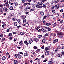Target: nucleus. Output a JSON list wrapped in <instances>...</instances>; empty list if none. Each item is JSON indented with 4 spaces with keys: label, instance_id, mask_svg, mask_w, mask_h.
Wrapping results in <instances>:
<instances>
[{
    "label": "nucleus",
    "instance_id": "1",
    "mask_svg": "<svg viewBox=\"0 0 64 64\" xmlns=\"http://www.w3.org/2000/svg\"><path fill=\"white\" fill-rule=\"evenodd\" d=\"M36 8H42V7H43V6H42V5H40L38 4L36 5Z\"/></svg>",
    "mask_w": 64,
    "mask_h": 64
},
{
    "label": "nucleus",
    "instance_id": "2",
    "mask_svg": "<svg viewBox=\"0 0 64 64\" xmlns=\"http://www.w3.org/2000/svg\"><path fill=\"white\" fill-rule=\"evenodd\" d=\"M4 10L5 12H7V10H8V8H6V7H4Z\"/></svg>",
    "mask_w": 64,
    "mask_h": 64
},
{
    "label": "nucleus",
    "instance_id": "3",
    "mask_svg": "<svg viewBox=\"0 0 64 64\" xmlns=\"http://www.w3.org/2000/svg\"><path fill=\"white\" fill-rule=\"evenodd\" d=\"M33 41L32 40V39L31 38L30 40L28 42L30 44H32V43H33Z\"/></svg>",
    "mask_w": 64,
    "mask_h": 64
},
{
    "label": "nucleus",
    "instance_id": "4",
    "mask_svg": "<svg viewBox=\"0 0 64 64\" xmlns=\"http://www.w3.org/2000/svg\"><path fill=\"white\" fill-rule=\"evenodd\" d=\"M45 54L46 56H48L49 55V52H46Z\"/></svg>",
    "mask_w": 64,
    "mask_h": 64
},
{
    "label": "nucleus",
    "instance_id": "5",
    "mask_svg": "<svg viewBox=\"0 0 64 64\" xmlns=\"http://www.w3.org/2000/svg\"><path fill=\"white\" fill-rule=\"evenodd\" d=\"M38 4L40 5H43V3L42 2H38Z\"/></svg>",
    "mask_w": 64,
    "mask_h": 64
},
{
    "label": "nucleus",
    "instance_id": "6",
    "mask_svg": "<svg viewBox=\"0 0 64 64\" xmlns=\"http://www.w3.org/2000/svg\"><path fill=\"white\" fill-rule=\"evenodd\" d=\"M58 35L59 36H62L63 35V34L62 32H59Z\"/></svg>",
    "mask_w": 64,
    "mask_h": 64
},
{
    "label": "nucleus",
    "instance_id": "7",
    "mask_svg": "<svg viewBox=\"0 0 64 64\" xmlns=\"http://www.w3.org/2000/svg\"><path fill=\"white\" fill-rule=\"evenodd\" d=\"M17 22L18 23L20 24H21V20H20V19H18Z\"/></svg>",
    "mask_w": 64,
    "mask_h": 64
},
{
    "label": "nucleus",
    "instance_id": "8",
    "mask_svg": "<svg viewBox=\"0 0 64 64\" xmlns=\"http://www.w3.org/2000/svg\"><path fill=\"white\" fill-rule=\"evenodd\" d=\"M18 63V61L17 60H15L14 61V64H17Z\"/></svg>",
    "mask_w": 64,
    "mask_h": 64
},
{
    "label": "nucleus",
    "instance_id": "9",
    "mask_svg": "<svg viewBox=\"0 0 64 64\" xmlns=\"http://www.w3.org/2000/svg\"><path fill=\"white\" fill-rule=\"evenodd\" d=\"M34 41H36V42H37L39 41V39L37 38H36L34 39Z\"/></svg>",
    "mask_w": 64,
    "mask_h": 64
},
{
    "label": "nucleus",
    "instance_id": "10",
    "mask_svg": "<svg viewBox=\"0 0 64 64\" xmlns=\"http://www.w3.org/2000/svg\"><path fill=\"white\" fill-rule=\"evenodd\" d=\"M21 18L22 19H24L26 18V16H21Z\"/></svg>",
    "mask_w": 64,
    "mask_h": 64
},
{
    "label": "nucleus",
    "instance_id": "11",
    "mask_svg": "<svg viewBox=\"0 0 64 64\" xmlns=\"http://www.w3.org/2000/svg\"><path fill=\"white\" fill-rule=\"evenodd\" d=\"M18 57L19 59H21L22 58V56L20 54H19Z\"/></svg>",
    "mask_w": 64,
    "mask_h": 64
},
{
    "label": "nucleus",
    "instance_id": "12",
    "mask_svg": "<svg viewBox=\"0 0 64 64\" xmlns=\"http://www.w3.org/2000/svg\"><path fill=\"white\" fill-rule=\"evenodd\" d=\"M29 55V54H28V53H26L24 54V55L25 56H28Z\"/></svg>",
    "mask_w": 64,
    "mask_h": 64
},
{
    "label": "nucleus",
    "instance_id": "13",
    "mask_svg": "<svg viewBox=\"0 0 64 64\" xmlns=\"http://www.w3.org/2000/svg\"><path fill=\"white\" fill-rule=\"evenodd\" d=\"M2 60H6V57L3 56L2 57Z\"/></svg>",
    "mask_w": 64,
    "mask_h": 64
},
{
    "label": "nucleus",
    "instance_id": "14",
    "mask_svg": "<svg viewBox=\"0 0 64 64\" xmlns=\"http://www.w3.org/2000/svg\"><path fill=\"white\" fill-rule=\"evenodd\" d=\"M20 34L22 35H23L25 34V32H22L20 33Z\"/></svg>",
    "mask_w": 64,
    "mask_h": 64
},
{
    "label": "nucleus",
    "instance_id": "15",
    "mask_svg": "<svg viewBox=\"0 0 64 64\" xmlns=\"http://www.w3.org/2000/svg\"><path fill=\"white\" fill-rule=\"evenodd\" d=\"M46 26H50V25H51V23H47L46 24Z\"/></svg>",
    "mask_w": 64,
    "mask_h": 64
},
{
    "label": "nucleus",
    "instance_id": "16",
    "mask_svg": "<svg viewBox=\"0 0 64 64\" xmlns=\"http://www.w3.org/2000/svg\"><path fill=\"white\" fill-rule=\"evenodd\" d=\"M11 18V16L9 15L7 16V18L8 19V20H10V18Z\"/></svg>",
    "mask_w": 64,
    "mask_h": 64
},
{
    "label": "nucleus",
    "instance_id": "17",
    "mask_svg": "<svg viewBox=\"0 0 64 64\" xmlns=\"http://www.w3.org/2000/svg\"><path fill=\"white\" fill-rule=\"evenodd\" d=\"M40 14L42 16H44V13L43 12H40Z\"/></svg>",
    "mask_w": 64,
    "mask_h": 64
},
{
    "label": "nucleus",
    "instance_id": "18",
    "mask_svg": "<svg viewBox=\"0 0 64 64\" xmlns=\"http://www.w3.org/2000/svg\"><path fill=\"white\" fill-rule=\"evenodd\" d=\"M18 24L17 22H15L14 23V25L15 26H17V25Z\"/></svg>",
    "mask_w": 64,
    "mask_h": 64
},
{
    "label": "nucleus",
    "instance_id": "19",
    "mask_svg": "<svg viewBox=\"0 0 64 64\" xmlns=\"http://www.w3.org/2000/svg\"><path fill=\"white\" fill-rule=\"evenodd\" d=\"M20 45H23V42H22V41H20Z\"/></svg>",
    "mask_w": 64,
    "mask_h": 64
},
{
    "label": "nucleus",
    "instance_id": "20",
    "mask_svg": "<svg viewBox=\"0 0 64 64\" xmlns=\"http://www.w3.org/2000/svg\"><path fill=\"white\" fill-rule=\"evenodd\" d=\"M0 12L1 13H3V9L2 8H0Z\"/></svg>",
    "mask_w": 64,
    "mask_h": 64
},
{
    "label": "nucleus",
    "instance_id": "21",
    "mask_svg": "<svg viewBox=\"0 0 64 64\" xmlns=\"http://www.w3.org/2000/svg\"><path fill=\"white\" fill-rule=\"evenodd\" d=\"M47 19V16H44L42 20H45V19Z\"/></svg>",
    "mask_w": 64,
    "mask_h": 64
},
{
    "label": "nucleus",
    "instance_id": "22",
    "mask_svg": "<svg viewBox=\"0 0 64 64\" xmlns=\"http://www.w3.org/2000/svg\"><path fill=\"white\" fill-rule=\"evenodd\" d=\"M49 48H45V51H48V50H49Z\"/></svg>",
    "mask_w": 64,
    "mask_h": 64
},
{
    "label": "nucleus",
    "instance_id": "23",
    "mask_svg": "<svg viewBox=\"0 0 64 64\" xmlns=\"http://www.w3.org/2000/svg\"><path fill=\"white\" fill-rule=\"evenodd\" d=\"M5 26H6V24H3L2 26V27L3 28H5Z\"/></svg>",
    "mask_w": 64,
    "mask_h": 64
},
{
    "label": "nucleus",
    "instance_id": "24",
    "mask_svg": "<svg viewBox=\"0 0 64 64\" xmlns=\"http://www.w3.org/2000/svg\"><path fill=\"white\" fill-rule=\"evenodd\" d=\"M59 7H60V6H57L56 8V10H57V9H59Z\"/></svg>",
    "mask_w": 64,
    "mask_h": 64
},
{
    "label": "nucleus",
    "instance_id": "25",
    "mask_svg": "<svg viewBox=\"0 0 64 64\" xmlns=\"http://www.w3.org/2000/svg\"><path fill=\"white\" fill-rule=\"evenodd\" d=\"M25 1L26 2L27 1L28 3H30L31 0H26Z\"/></svg>",
    "mask_w": 64,
    "mask_h": 64
},
{
    "label": "nucleus",
    "instance_id": "26",
    "mask_svg": "<svg viewBox=\"0 0 64 64\" xmlns=\"http://www.w3.org/2000/svg\"><path fill=\"white\" fill-rule=\"evenodd\" d=\"M37 48H38V47H37L36 46H34V47L33 48L34 49H35V50H36V49H37Z\"/></svg>",
    "mask_w": 64,
    "mask_h": 64
},
{
    "label": "nucleus",
    "instance_id": "27",
    "mask_svg": "<svg viewBox=\"0 0 64 64\" xmlns=\"http://www.w3.org/2000/svg\"><path fill=\"white\" fill-rule=\"evenodd\" d=\"M63 55V54H59L58 55V57H61V56H62Z\"/></svg>",
    "mask_w": 64,
    "mask_h": 64
},
{
    "label": "nucleus",
    "instance_id": "28",
    "mask_svg": "<svg viewBox=\"0 0 64 64\" xmlns=\"http://www.w3.org/2000/svg\"><path fill=\"white\" fill-rule=\"evenodd\" d=\"M10 9L11 10H13V6L10 7Z\"/></svg>",
    "mask_w": 64,
    "mask_h": 64
},
{
    "label": "nucleus",
    "instance_id": "29",
    "mask_svg": "<svg viewBox=\"0 0 64 64\" xmlns=\"http://www.w3.org/2000/svg\"><path fill=\"white\" fill-rule=\"evenodd\" d=\"M59 2V0H55L54 2L56 3H58Z\"/></svg>",
    "mask_w": 64,
    "mask_h": 64
},
{
    "label": "nucleus",
    "instance_id": "30",
    "mask_svg": "<svg viewBox=\"0 0 64 64\" xmlns=\"http://www.w3.org/2000/svg\"><path fill=\"white\" fill-rule=\"evenodd\" d=\"M39 28H40V27L39 26L37 27L35 29V31H37V30H38Z\"/></svg>",
    "mask_w": 64,
    "mask_h": 64
},
{
    "label": "nucleus",
    "instance_id": "31",
    "mask_svg": "<svg viewBox=\"0 0 64 64\" xmlns=\"http://www.w3.org/2000/svg\"><path fill=\"white\" fill-rule=\"evenodd\" d=\"M8 36H10V37H11L12 36V34L11 33H10L9 34Z\"/></svg>",
    "mask_w": 64,
    "mask_h": 64
},
{
    "label": "nucleus",
    "instance_id": "32",
    "mask_svg": "<svg viewBox=\"0 0 64 64\" xmlns=\"http://www.w3.org/2000/svg\"><path fill=\"white\" fill-rule=\"evenodd\" d=\"M5 38H3L2 39V42H4V41H5Z\"/></svg>",
    "mask_w": 64,
    "mask_h": 64
},
{
    "label": "nucleus",
    "instance_id": "33",
    "mask_svg": "<svg viewBox=\"0 0 64 64\" xmlns=\"http://www.w3.org/2000/svg\"><path fill=\"white\" fill-rule=\"evenodd\" d=\"M53 27H56L57 26V24H53Z\"/></svg>",
    "mask_w": 64,
    "mask_h": 64
},
{
    "label": "nucleus",
    "instance_id": "34",
    "mask_svg": "<svg viewBox=\"0 0 64 64\" xmlns=\"http://www.w3.org/2000/svg\"><path fill=\"white\" fill-rule=\"evenodd\" d=\"M0 7L1 8H3V5L2 4H0Z\"/></svg>",
    "mask_w": 64,
    "mask_h": 64
},
{
    "label": "nucleus",
    "instance_id": "35",
    "mask_svg": "<svg viewBox=\"0 0 64 64\" xmlns=\"http://www.w3.org/2000/svg\"><path fill=\"white\" fill-rule=\"evenodd\" d=\"M26 8L27 9H30L31 8V7L27 6L26 7Z\"/></svg>",
    "mask_w": 64,
    "mask_h": 64
},
{
    "label": "nucleus",
    "instance_id": "36",
    "mask_svg": "<svg viewBox=\"0 0 64 64\" xmlns=\"http://www.w3.org/2000/svg\"><path fill=\"white\" fill-rule=\"evenodd\" d=\"M18 56V55L17 54H16L15 55V57L16 58H17Z\"/></svg>",
    "mask_w": 64,
    "mask_h": 64
},
{
    "label": "nucleus",
    "instance_id": "37",
    "mask_svg": "<svg viewBox=\"0 0 64 64\" xmlns=\"http://www.w3.org/2000/svg\"><path fill=\"white\" fill-rule=\"evenodd\" d=\"M49 35V34H46L45 35H44V36L45 37L46 36H48Z\"/></svg>",
    "mask_w": 64,
    "mask_h": 64
},
{
    "label": "nucleus",
    "instance_id": "38",
    "mask_svg": "<svg viewBox=\"0 0 64 64\" xmlns=\"http://www.w3.org/2000/svg\"><path fill=\"white\" fill-rule=\"evenodd\" d=\"M42 42L43 43H45L46 42V40H43L42 41Z\"/></svg>",
    "mask_w": 64,
    "mask_h": 64
},
{
    "label": "nucleus",
    "instance_id": "39",
    "mask_svg": "<svg viewBox=\"0 0 64 64\" xmlns=\"http://www.w3.org/2000/svg\"><path fill=\"white\" fill-rule=\"evenodd\" d=\"M23 21L24 22H26V20H25V19H23Z\"/></svg>",
    "mask_w": 64,
    "mask_h": 64
},
{
    "label": "nucleus",
    "instance_id": "40",
    "mask_svg": "<svg viewBox=\"0 0 64 64\" xmlns=\"http://www.w3.org/2000/svg\"><path fill=\"white\" fill-rule=\"evenodd\" d=\"M44 57H45V54L42 55V56H41V58H44Z\"/></svg>",
    "mask_w": 64,
    "mask_h": 64
},
{
    "label": "nucleus",
    "instance_id": "41",
    "mask_svg": "<svg viewBox=\"0 0 64 64\" xmlns=\"http://www.w3.org/2000/svg\"><path fill=\"white\" fill-rule=\"evenodd\" d=\"M15 5L16 6V7L18 6V3L17 2L15 4Z\"/></svg>",
    "mask_w": 64,
    "mask_h": 64
},
{
    "label": "nucleus",
    "instance_id": "42",
    "mask_svg": "<svg viewBox=\"0 0 64 64\" xmlns=\"http://www.w3.org/2000/svg\"><path fill=\"white\" fill-rule=\"evenodd\" d=\"M3 36H4L3 34H2L0 35V37L1 38H2V37H3Z\"/></svg>",
    "mask_w": 64,
    "mask_h": 64
},
{
    "label": "nucleus",
    "instance_id": "43",
    "mask_svg": "<svg viewBox=\"0 0 64 64\" xmlns=\"http://www.w3.org/2000/svg\"><path fill=\"white\" fill-rule=\"evenodd\" d=\"M46 1H47V0H42V2L43 3H44L45 2H46Z\"/></svg>",
    "mask_w": 64,
    "mask_h": 64
},
{
    "label": "nucleus",
    "instance_id": "44",
    "mask_svg": "<svg viewBox=\"0 0 64 64\" xmlns=\"http://www.w3.org/2000/svg\"><path fill=\"white\" fill-rule=\"evenodd\" d=\"M52 63H53V62H52V61H50L49 62L48 64H52Z\"/></svg>",
    "mask_w": 64,
    "mask_h": 64
},
{
    "label": "nucleus",
    "instance_id": "45",
    "mask_svg": "<svg viewBox=\"0 0 64 64\" xmlns=\"http://www.w3.org/2000/svg\"><path fill=\"white\" fill-rule=\"evenodd\" d=\"M57 49L59 50L61 48V47H60V46H58L57 47Z\"/></svg>",
    "mask_w": 64,
    "mask_h": 64
},
{
    "label": "nucleus",
    "instance_id": "46",
    "mask_svg": "<svg viewBox=\"0 0 64 64\" xmlns=\"http://www.w3.org/2000/svg\"><path fill=\"white\" fill-rule=\"evenodd\" d=\"M22 7H23V6H20V10H21V9H22Z\"/></svg>",
    "mask_w": 64,
    "mask_h": 64
},
{
    "label": "nucleus",
    "instance_id": "47",
    "mask_svg": "<svg viewBox=\"0 0 64 64\" xmlns=\"http://www.w3.org/2000/svg\"><path fill=\"white\" fill-rule=\"evenodd\" d=\"M42 37V35L38 36V38H41V37Z\"/></svg>",
    "mask_w": 64,
    "mask_h": 64
},
{
    "label": "nucleus",
    "instance_id": "48",
    "mask_svg": "<svg viewBox=\"0 0 64 64\" xmlns=\"http://www.w3.org/2000/svg\"><path fill=\"white\" fill-rule=\"evenodd\" d=\"M53 34L52 33H51L50 34V36H51V37H52V36H53Z\"/></svg>",
    "mask_w": 64,
    "mask_h": 64
},
{
    "label": "nucleus",
    "instance_id": "49",
    "mask_svg": "<svg viewBox=\"0 0 64 64\" xmlns=\"http://www.w3.org/2000/svg\"><path fill=\"white\" fill-rule=\"evenodd\" d=\"M37 52H40V49H38L37 51H36Z\"/></svg>",
    "mask_w": 64,
    "mask_h": 64
},
{
    "label": "nucleus",
    "instance_id": "50",
    "mask_svg": "<svg viewBox=\"0 0 64 64\" xmlns=\"http://www.w3.org/2000/svg\"><path fill=\"white\" fill-rule=\"evenodd\" d=\"M27 5H28L27 3H25L24 4V6H26Z\"/></svg>",
    "mask_w": 64,
    "mask_h": 64
},
{
    "label": "nucleus",
    "instance_id": "51",
    "mask_svg": "<svg viewBox=\"0 0 64 64\" xmlns=\"http://www.w3.org/2000/svg\"><path fill=\"white\" fill-rule=\"evenodd\" d=\"M48 30L49 31H51V29L48 28Z\"/></svg>",
    "mask_w": 64,
    "mask_h": 64
},
{
    "label": "nucleus",
    "instance_id": "52",
    "mask_svg": "<svg viewBox=\"0 0 64 64\" xmlns=\"http://www.w3.org/2000/svg\"><path fill=\"white\" fill-rule=\"evenodd\" d=\"M34 9H31L30 10V11H33L34 12Z\"/></svg>",
    "mask_w": 64,
    "mask_h": 64
},
{
    "label": "nucleus",
    "instance_id": "53",
    "mask_svg": "<svg viewBox=\"0 0 64 64\" xmlns=\"http://www.w3.org/2000/svg\"><path fill=\"white\" fill-rule=\"evenodd\" d=\"M52 12L53 14H54V13H55V12H56V11H55V10H52Z\"/></svg>",
    "mask_w": 64,
    "mask_h": 64
},
{
    "label": "nucleus",
    "instance_id": "54",
    "mask_svg": "<svg viewBox=\"0 0 64 64\" xmlns=\"http://www.w3.org/2000/svg\"><path fill=\"white\" fill-rule=\"evenodd\" d=\"M25 2V0H23L22 1V4H23V3H24Z\"/></svg>",
    "mask_w": 64,
    "mask_h": 64
},
{
    "label": "nucleus",
    "instance_id": "55",
    "mask_svg": "<svg viewBox=\"0 0 64 64\" xmlns=\"http://www.w3.org/2000/svg\"><path fill=\"white\" fill-rule=\"evenodd\" d=\"M6 7H9V4H6Z\"/></svg>",
    "mask_w": 64,
    "mask_h": 64
},
{
    "label": "nucleus",
    "instance_id": "56",
    "mask_svg": "<svg viewBox=\"0 0 64 64\" xmlns=\"http://www.w3.org/2000/svg\"><path fill=\"white\" fill-rule=\"evenodd\" d=\"M2 24H4V25H5V24H6L5 23V22H2Z\"/></svg>",
    "mask_w": 64,
    "mask_h": 64
},
{
    "label": "nucleus",
    "instance_id": "57",
    "mask_svg": "<svg viewBox=\"0 0 64 64\" xmlns=\"http://www.w3.org/2000/svg\"><path fill=\"white\" fill-rule=\"evenodd\" d=\"M60 12H61L62 13V12H63V10H61L60 11Z\"/></svg>",
    "mask_w": 64,
    "mask_h": 64
},
{
    "label": "nucleus",
    "instance_id": "58",
    "mask_svg": "<svg viewBox=\"0 0 64 64\" xmlns=\"http://www.w3.org/2000/svg\"><path fill=\"white\" fill-rule=\"evenodd\" d=\"M58 48L56 49V50H55V52H57V51H58Z\"/></svg>",
    "mask_w": 64,
    "mask_h": 64
},
{
    "label": "nucleus",
    "instance_id": "59",
    "mask_svg": "<svg viewBox=\"0 0 64 64\" xmlns=\"http://www.w3.org/2000/svg\"><path fill=\"white\" fill-rule=\"evenodd\" d=\"M61 24H63V20H62L60 21Z\"/></svg>",
    "mask_w": 64,
    "mask_h": 64
},
{
    "label": "nucleus",
    "instance_id": "60",
    "mask_svg": "<svg viewBox=\"0 0 64 64\" xmlns=\"http://www.w3.org/2000/svg\"><path fill=\"white\" fill-rule=\"evenodd\" d=\"M43 6L44 7V8H46V5L45 4H44L43 5Z\"/></svg>",
    "mask_w": 64,
    "mask_h": 64
},
{
    "label": "nucleus",
    "instance_id": "61",
    "mask_svg": "<svg viewBox=\"0 0 64 64\" xmlns=\"http://www.w3.org/2000/svg\"><path fill=\"white\" fill-rule=\"evenodd\" d=\"M20 54H22V55L23 54V53L22 52H20Z\"/></svg>",
    "mask_w": 64,
    "mask_h": 64
},
{
    "label": "nucleus",
    "instance_id": "62",
    "mask_svg": "<svg viewBox=\"0 0 64 64\" xmlns=\"http://www.w3.org/2000/svg\"><path fill=\"white\" fill-rule=\"evenodd\" d=\"M60 2H62V3L63 2H64V0H61Z\"/></svg>",
    "mask_w": 64,
    "mask_h": 64
},
{
    "label": "nucleus",
    "instance_id": "63",
    "mask_svg": "<svg viewBox=\"0 0 64 64\" xmlns=\"http://www.w3.org/2000/svg\"><path fill=\"white\" fill-rule=\"evenodd\" d=\"M24 44H27V41H24Z\"/></svg>",
    "mask_w": 64,
    "mask_h": 64
},
{
    "label": "nucleus",
    "instance_id": "64",
    "mask_svg": "<svg viewBox=\"0 0 64 64\" xmlns=\"http://www.w3.org/2000/svg\"><path fill=\"white\" fill-rule=\"evenodd\" d=\"M61 48L62 49H64V46H62V47H61Z\"/></svg>",
    "mask_w": 64,
    "mask_h": 64
}]
</instances>
